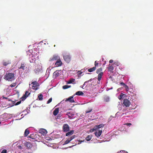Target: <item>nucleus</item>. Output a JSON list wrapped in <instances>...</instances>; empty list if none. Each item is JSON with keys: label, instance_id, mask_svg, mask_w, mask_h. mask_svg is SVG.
I'll use <instances>...</instances> for the list:
<instances>
[{"label": "nucleus", "instance_id": "1", "mask_svg": "<svg viewBox=\"0 0 153 153\" xmlns=\"http://www.w3.org/2000/svg\"><path fill=\"white\" fill-rule=\"evenodd\" d=\"M27 68L26 64L24 62L21 63V66L18 68L19 70V73H20L21 71L23 72L24 70Z\"/></svg>", "mask_w": 153, "mask_h": 153}, {"label": "nucleus", "instance_id": "2", "mask_svg": "<svg viewBox=\"0 0 153 153\" xmlns=\"http://www.w3.org/2000/svg\"><path fill=\"white\" fill-rule=\"evenodd\" d=\"M123 106L127 107H129V105L131 104V102L128 99H124L123 102Z\"/></svg>", "mask_w": 153, "mask_h": 153}, {"label": "nucleus", "instance_id": "3", "mask_svg": "<svg viewBox=\"0 0 153 153\" xmlns=\"http://www.w3.org/2000/svg\"><path fill=\"white\" fill-rule=\"evenodd\" d=\"M62 129L63 131L65 132H67L69 131L70 129L68 125L67 124H64L62 127Z\"/></svg>", "mask_w": 153, "mask_h": 153}, {"label": "nucleus", "instance_id": "4", "mask_svg": "<svg viewBox=\"0 0 153 153\" xmlns=\"http://www.w3.org/2000/svg\"><path fill=\"white\" fill-rule=\"evenodd\" d=\"M63 57L64 60L67 62L68 63L71 60V56L69 55H65Z\"/></svg>", "mask_w": 153, "mask_h": 153}, {"label": "nucleus", "instance_id": "5", "mask_svg": "<svg viewBox=\"0 0 153 153\" xmlns=\"http://www.w3.org/2000/svg\"><path fill=\"white\" fill-rule=\"evenodd\" d=\"M31 84L33 85V86H32V88L34 89H35V90H36L37 89V87L39 85L38 83L36 81H35L34 82H33L31 83Z\"/></svg>", "mask_w": 153, "mask_h": 153}, {"label": "nucleus", "instance_id": "6", "mask_svg": "<svg viewBox=\"0 0 153 153\" xmlns=\"http://www.w3.org/2000/svg\"><path fill=\"white\" fill-rule=\"evenodd\" d=\"M61 70H57L53 73V76L55 78H56L58 76L60 75L61 74Z\"/></svg>", "mask_w": 153, "mask_h": 153}, {"label": "nucleus", "instance_id": "7", "mask_svg": "<svg viewBox=\"0 0 153 153\" xmlns=\"http://www.w3.org/2000/svg\"><path fill=\"white\" fill-rule=\"evenodd\" d=\"M76 137L75 135H74L71 137L70 138H68L65 142L64 144H66L68 143L71 140L74 139Z\"/></svg>", "mask_w": 153, "mask_h": 153}, {"label": "nucleus", "instance_id": "8", "mask_svg": "<svg viewBox=\"0 0 153 153\" xmlns=\"http://www.w3.org/2000/svg\"><path fill=\"white\" fill-rule=\"evenodd\" d=\"M30 94V93L27 91H26L25 94L21 98V99L22 101L24 100Z\"/></svg>", "mask_w": 153, "mask_h": 153}, {"label": "nucleus", "instance_id": "9", "mask_svg": "<svg viewBox=\"0 0 153 153\" xmlns=\"http://www.w3.org/2000/svg\"><path fill=\"white\" fill-rule=\"evenodd\" d=\"M60 58L57 55H54L50 59V61H53L54 60H58L60 59Z\"/></svg>", "mask_w": 153, "mask_h": 153}, {"label": "nucleus", "instance_id": "10", "mask_svg": "<svg viewBox=\"0 0 153 153\" xmlns=\"http://www.w3.org/2000/svg\"><path fill=\"white\" fill-rule=\"evenodd\" d=\"M4 79L8 80V81H9L10 80V72L8 71H7L6 73V74L4 75Z\"/></svg>", "mask_w": 153, "mask_h": 153}, {"label": "nucleus", "instance_id": "11", "mask_svg": "<svg viewBox=\"0 0 153 153\" xmlns=\"http://www.w3.org/2000/svg\"><path fill=\"white\" fill-rule=\"evenodd\" d=\"M25 145L28 149H30L32 147V144L29 142H25Z\"/></svg>", "mask_w": 153, "mask_h": 153}, {"label": "nucleus", "instance_id": "12", "mask_svg": "<svg viewBox=\"0 0 153 153\" xmlns=\"http://www.w3.org/2000/svg\"><path fill=\"white\" fill-rule=\"evenodd\" d=\"M73 95L72 96L70 97H69L68 98L66 99L65 100V101H69L70 102H74L75 101L74 100L73 97L74 96V95Z\"/></svg>", "mask_w": 153, "mask_h": 153}, {"label": "nucleus", "instance_id": "13", "mask_svg": "<svg viewBox=\"0 0 153 153\" xmlns=\"http://www.w3.org/2000/svg\"><path fill=\"white\" fill-rule=\"evenodd\" d=\"M103 73H100L99 74H98V77H97V79L98 80V82H97L98 84H100V81L101 79V78H102V77L103 75Z\"/></svg>", "mask_w": 153, "mask_h": 153}, {"label": "nucleus", "instance_id": "14", "mask_svg": "<svg viewBox=\"0 0 153 153\" xmlns=\"http://www.w3.org/2000/svg\"><path fill=\"white\" fill-rule=\"evenodd\" d=\"M102 131L101 130H98L94 133L95 135L98 137H100L102 134Z\"/></svg>", "mask_w": 153, "mask_h": 153}, {"label": "nucleus", "instance_id": "15", "mask_svg": "<svg viewBox=\"0 0 153 153\" xmlns=\"http://www.w3.org/2000/svg\"><path fill=\"white\" fill-rule=\"evenodd\" d=\"M39 132L44 135L47 134V131L45 129L42 128L39 130Z\"/></svg>", "mask_w": 153, "mask_h": 153}, {"label": "nucleus", "instance_id": "16", "mask_svg": "<svg viewBox=\"0 0 153 153\" xmlns=\"http://www.w3.org/2000/svg\"><path fill=\"white\" fill-rule=\"evenodd\" d=\"M62 64V61H61L60 59H59L56 61V62L55 63V65L56 66L58 67L61 66Z\"/></svg>", "mask_w": 153, "mask_h": 153}, {"label": "nucleus", "instance_id": "17", "mask_svg": "<svg viewBox=\"0 0 153 153\" xmlns=\"http://www.w3.org/2000/svg\"><path fill=\"white\" fill-rule=\"evenodd\" d=\"M29 137L31 139H33L35 140H36V134H31L29 136Z\"/></svg>", "mask_w": 153, "mask_h": 153}, {"label": "nucleus", "instance_id": "18", "mask_svg": "<svg viewBox=\"0 0 153 153\" xmlns=\"http://www.w3.org/2000/svg\"><path fill=\"white\" fill-rule=\"evenodd\" d=\"M59 108H56L53 112V114L54 116H56L59 113Z\"/></svg>", "mask_w": 153, "mask_h": 153}, {"label": "nucleus", "instance_id": "19", "mask_svg": "<svg viewBox=\"0 0 153 153\" xmlns=\"http://www.w3.org/2000/svg\"><path fill=\"white\" fill-rule=\"evenodd\" d=\"M74 133V130H71L70 131L67 132L66 134V136H70L72 135Z\"/></svg>", "mask_w": 153, "mask_h": 153}, {"label": "nucleus", "instance_id": "20", "mask_svg": "<svg viewBox=\"0 0 153 153\" xmlns=\"http://www.w3.org/2000/svg\"><path fill=\"white\" fill-rule=\"evenodd\" d=\"M103 100L104 102H108L109 101V98L108 96H105L104 97Z\"/></svg>", "mask_w": 153, "mask_h": 153}, {"label": "nucleus", "instance_id": "21", "mask_svg": "<svg viewBox=\"0 0 153 153\" xmlns=\"http://www.w3.org/2000/svg\"><path fill=\"white\" fill-rule=\"evenodd\" d=\"M104 125L102 124H100L99 125H96L95 126V127H96V129H98L101 128L103 127Z\"/></svg>", "mask_w": 153, "mask_h": 153}, {"label": "nucleus", "instance_id": "22", "mask_svg": "<svg viewBox=\"0 0 153 153\" xmlns=\"http://www.w3.org/2000/svg\"><path fill=\"white\" fill-rule=\"evenodd\" d=\"M84 93L82 91H79L75 93V95L78 96H82L84 95Z\"/></svg>", "mask_w": 153, "mask_h": 153}, {"label": "nucleus", "instance_id": "23", "mask_svg": "<svg viewBox=\"0 0 153 153\" xmlns=\"http://www.w3.org/2000/svg\"><path fill=\"white\" fill-rule=\"evenodd\" d=\"M96 69V67H94L92 68H89L88 69V71L89 72H91L94 71Z\"/></svg>", "mask_w": 153, "mask_h": 153}, {"label": "nucleus", "instance_id": "24", "mask_svg": "<svg viewBox=\"0 0 153 153\" xmlns=\"http://www.w3.org/2000/svg\"><path fill=\"white\" fill-rule=\"evenodd\" d=\"M15 79L14 74L13 73H10V81Z\"/></svg>", "mask_w": 153, "mask_h": 153}, {"label": "nucleus", "instance_id": "25", "mask_svg": "<svg viewBox=\"0 0 153 153\" xmlns=\"http://www.w3.org/2000/svg\"><path fill=\"white\" fill-rule=\"evenodd\" d=\"M30 133L28 129H26L25 131L24 132V136L25 137H27V135L29 134Z\"/></svg>", "mask_w": 153, "mask_h": 153}, {"label": "nucleus", "instance_id": "26", "mask_svg": "<svg viewBox=\"0 0 153 153\" xmlns=\"http://www.w3.org/2000/svg\"><path fill=\"white\" fill-rule=\"evenodd\" d=\"M102 68H100L97 69L96 71V73L97 74H99L100 73H103L102 72Z\"/></svg>", "mask_w": 153, "mask_h": 153}, {"label": "nucleus", "instance_id": "27", "mask_svg": "<svg viewBox=\"0 0 153 153\" xmlns=\"http://www.w3.org/2000/svg\"><path fill=\"white\" fill-rule=\"evenodd\" d=\"M75 79L71 78L68 82L67 83L68 84L73 83L75 82Z\"/></svg>", "mask_w": 153, "mask_h": 153}, {"label": "nucleus", "instance_id": "28", "mask_svg": "<svg viewBox=\"0 0 153 153\" xmlns=\"http://www.w3.org/2000/svg\"><path fill=\"white\" fill-rule=\"evenodd\" d=\"M92 137V136L91 135H88V136L86 137V140L87 141H90Z\"/></svg>", "mask_w": 153, "mask_h": 153}, {"label": "nucleus", "instance_id": "29", "mask_svg": "<svg viewBox=\"0 0 153 153\" xmlns=\"http://www.w3.org/2000/svg\"><path fill=\"white\" fill-rule=\"evenodd\" d=\"M66 115H68V118L70 119H72L73 118L72 114L70 112H68Z\"/></svg>", "mask_w": 153, "mask_h": 153}, {"label": "nucleus", "instance_id": "30", "mask_svg": "<svg viewBox=\"0 0 153 153\" xmlns=\"http://www.w3.org/2000/svg\"><path fill=\"white\" fill-rule=\"evenodd\" d=\"M43 96L42 94H40L38 96L39 100H42L43 99Z\"/></svg>", "mask_w": 153, "mask_h": 153}, {"label": "nucleus", "instance_id": "31", "mask_svg": "<svg viewBox=\"0 0 153 153\" xmlns=\"http://www.w3.org/2000/svg\"><path fill=\"white\" fill-rule=\"evenodd\" d=\"M71 87V86H69L68 85H64L62 87V88L64 89H65L70 88Z\"/></svg>", "mask_w": 153, "mask_h": 153}, {"label": "nucleus", "instance_id": "32", "mask_svg": "<svg viewBox=\"0 0 153 153\" xmlns=\"http://www.w3.org/2000/svg\"><path fill=\"white\" fill-rule=\"evenodd\" d=\"M9 64V62H5L4 61L3 62V64L4 66H6Z\"/></svg>", "mask_w": 153, "mask_h": 153}, {"label": "nucleus", "instance_id": "33", "mask_svg": "<svg viewBox=\"0 0 153 153\" xmlns=\"http://www.w3.org/2000/svg\"><path fill=\"white\" fill-rule=\"evenodd\" d=\"M114 69V67L112 66H110L108 67V70L109 71H113Z\"/></svg>", "mask_w": 153, "mask_h": 153}, {"label": "nucleus", "instance_id": "34", "mask_svg": "<svg viewBox=\"0 0 153 153\" xmlns=\"http://www.w3.org/2000/svg\"><path fill=\"white\" fill-rule=\"evenodd\" d=\"M16 85V83H12L11 85H10V87H15Z\"/></svg>", "mask_w": 153, "mask_h": 153}, {"label": "nucleus", "instance_id": "35", "mask_svg": "<svg viewBox=\"0 0 153 153\" xmlns=\"http://www.w3.org/2000/svg\"><path fill=\"white\" fill-rule=\"evenodd\" d=\"M124 87L125 88L126 91H128L129 90L128 87L127 85H126L124 86Z\"/></svg>", "mask_w": 153, "mask_h": 153}, {"label": "nucleus", "instance_id": "36", "mask_svg": "<svg viewBox=\"0 0 153 153\" xmlns=\"http://www.w3.org/2000/svg\"><path fill=\"white\" fill-rule=\"evenodd\" d=\"M99 64V63L97 62V61H96L94 63V67H96V68L98 66V65Z\"/></svg>", "mask_w": 153, "mask_h": 153}, {"label": "nucleus", "instance_id": "37", "mask_svg": "<svg viewBox=\"0 0 153 153\" xmlns=\"http://www.w3.org/2000/svg\"><path fill=\"white\" fill-rule=\"evenodd\" d=\"M52 100V98H50L47 101V103L48 104L50 103Z\"/></svg>", "mask_w": 153, "mask_h": 153}, {"label": "nucleus", "instance_id": "38", "mask_svg": "<svg viewBox=\"0 0 153 153\" xmlns=\"http://www.w3.org/2000/svg\"><path fill=\"white\" fill-rule=\"evenodd\" d=\"M39 68H38L36 70H34V71L36 73H39Z\"/></svg>", "mask_w": 153, "mask_h": 153}, {"label": "nucleus", "instance_id": "39", "mask_svg": "<svg viewBox=\"0 0 153 153\" xmlns=\"http://www.w3.org/2000/svg\"><path fill=\"white\" fill-rule=\"evenodd\" d=\"M21 101H18L15 104V105H18L19 104H20L21 103Z\"/></svg>", "mask_w": 153, "mask_h": 153}, {"label": "nucleus", "instance_id": "40", "mask_svg": "<svg viewBox=\"0 0 153 153\" xmlns=\"http://www.w3.org/2000/svg\"><path fill=\"white\" fill-rule=\"evenodd\" d=\"M7 152V150H6L4 149H3L1 153H6Z\"/></svg>", "mask_w": 153, "mask_h": 153}, {"label": "nucleus", "instance_id": "41", "mask_svg": "<svg viewBox=\"0 0 153 153\" xmlns=\"http://www.w3.org/2000/svg\"><path fill=\"white\" fill-rule=\"evenodd\" d=\"M92 110V109H91L89 110V111H85V112L86 113H88L90 112H91Z\"/></svg>", "mask_w": 153, "mask_h": 153}, {"label": "nucleus", "instance_id": "42", "mask_svg": "<svg viewBox=\"0 0 153 153\" xmlns=\"http://www.w3.org/2000/svg\"><path fill=\"white\" fill-rule=\"evenodd\" d=\"M126 125L130 126L131 125V124L130 123H127L126 124Z\"/></svg>", "mask_w": 153, "mask_h": 153}, {"label": "nucleus", "instance_id": "43", "mask_svg": "<svg viewBox=\"0 0 153 153\" xmlns=\"http://www.w3.org/2000/svg\"><path fill=\"white\" fill-rule=\"evenodd\" d=\"M120 84L123 86H125L126 85L123 82H121L120 83Z\"/></svg>", "mask_w": 153, "mask_h": 153}, {"label": "nucleus", "instance_id": "44", "mask_svg": "<svg viewBox=\"0 0 153 153\" xmlns=\"http://www.w3.org/2000/svg\"><path fill=\"white\" fill-rule=\"evenodd\" d=\"M15 103V101L13 102V104L12 105H10V107H12V106H13V105H14V104Z\"/></svg>", "mask_w": 153, "mask_h": 153}, {"label": "nucleus", "instance_id": "45", "mask_svg": "<svg viewBox=\"0 0 153 153\" xmlns=\"http://www.w3.org/2000/svg\"><path fill=\"white\" fill-rule=\"evenodd\" d=\"M113 62V60L112 59H111L109 60V62L110 63H112Z\"/></svg>", "mask_w": 153, "mask_h": 153}, {"label": "nucleus", "instance_id": "46", "mask_svg": "<svg viewBox=\"0 0 153 153\" xmlns=\"http://www.w3.org/2000/svg\"><path fill=\"white\" fill-rule=\"evenodd\" d=\"M3 99H7L8 100V101H10V99L8 98L7 97H3Z\"/></svg>", "mask_w": 153, "mask_h": 153}, {"label": "nucleus", "instance_id": "47", "mask_svg": "<svg viewBox=\"0 0 153 153\" xmlns=\"http://www.w3.org/2000/svg\"><path fill=\"white\" fill-rule=\"evenodd\" d=\"M89 81H87L85 82H84V84H83V85H85V84L86 83H88Z\"/></svg>", "mask_w": 153, "mask_h": 153}, {"label": "nucleus", "instance_id": "48", "mask_svg": "<svg viewBox=\"0 0 153 153\" xmlns=\"http://www.w3.org/2000/svg\"><path fill=\"white\" fill-rule=\"evenodd\" d=\"M18 147L19 149H22V146H18Z\"/></svg>", "mask_w": 153, "mask_h": 153}, {"label": "nucleus", "instance_id": "49", "mask_svg": "<svg viewBox=\"0 0 153 153\" xmlns=\"http://www.w3.org/2000/svg\"><path fill=\"white\" fill-rule=\"evenodd\" d=\"M120 152H121V153L123 152V153H128L127 152H125L124 151H120Z\"/></svg>", "mask_w": 153, "mask_h": 153}, {"label": "nucleus", "instance_id": "50", "mask_svg": "<svg viewBox=\"0 0 153 153\" xmlns=\"http://www.w3.org/2000/svg\"><path fill=\"white\" fill-rule=\"evenodd\" d=\"M78 73H79V74H81L82 73V72L80 71H79L78 72Z\"/></svg>", "mask_w": 153, "mask_h": 153}, {"label": "nucleus", "instance_id": "51", "mask_svg": "<svg viewBox=\"0 0 153 153\" xmlns=\"http://www.w3.org/2000/svg\"><path fill=\"white\" fill-rule=\"evenodd\" d=\"M92 80V79H91L89 81H91Z\"/></svg>", "mask_w": 153, "mask_h": 153}, {"label": "nucleus", "instance_id": "52", "mask_svg": "<svg viewBox=\"0 0 153 153\" xmlns=\"http://www.w3.org/2000/svg\"><path fill=\"white\" fill-rule=\"evenodd\" d=\"M84 86V85H81V86H80V87L81 88H83V87Z\"/></svg>", "mask_w": 153, "mask_h": 153}, {"label": "nucleus", "instance_id": "53", "mask_svg": "<svg viewBox=\"0 0 153 153\" xmlns=\"http://www.w3.org/2000/svg\"><path fill=\"white\" fill-rule=\"evenodd\" d=\"M84 141H81V142H84Z\"/></svg>", "mask_w": 153, "mask_h": 153}, {"label": "nucleus", "instance_id": "54", "mask_svg": "<svg viewBox=\"0 0 153 153\" xmlns=\"http://www.w3.org/2000/svg\"><path fill=\"white\" fill-rule=\"evenodd\" d=\"M1 121H0V124H1Z\"/></svg>", "mask_w": 153, "mask_h": 153}, {"label": "nucleus", "instance_id": "55", "mask_svg": "<svg viewBox=\"0 0 153 153\" xmlns=\"http://www.w3.org/2000/svg\"><path fill=\"white\" fill-rule=\"evenodd\" d=\"M119 99L120 100V99H121V98H119Z\"/></svg>", "mask_w": 153, "mask_h": 153}]
</instances>
